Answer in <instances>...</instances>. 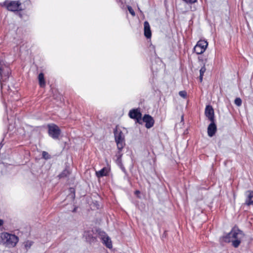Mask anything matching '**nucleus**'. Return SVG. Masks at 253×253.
<instances>
[{"mask_svg":"<svg viewBox=\"0 0 253 253\" xmlns=\"http://www.w3.org/2000/svg\"><path fill=\"white\" fill-rule=\"evenodd\" d=\"M21 3L19 1H5L3 5L5 6L7 9L11 11H17L19 9V6Z\"/></svg>","mask_w":253,"mask_h":253,"instance_id":"423d86ee","label":"nucleus"},{"mask_svg":"<svg viewBox=\"0 0 253 253\" xmlns=\"http://www.w3.org/2000/svg\"><path fill=\"white\" fill-rule=\"evenodd\" d=\"M48 134L54 139H58L61 133L59 127L54 124L47 125Z\"/></svg>","mask_w":253,"mask_h":253,"instance_id":"20e7f679","label":"nucleus"},{"mask_svg":"<svg viewBox=\"0 0 253 253\" xmlns=\"http://www.w3.org/2000/svg\"><path fill=\"white\" fill-rule=\"evenodd\" d=\"M93 234L92 230L86 231L84 232V236L88 242L91 243L95 241L96 238L93 236Z\"/></svg>","mask_w":253,"mask_h":253,"instance_id":"ddd939ff","label":"nucleus"},{"mask_svg":"<svg viewBox=\"0 0 253 253\" xmlns=\"http://www.w3.org/2000/svg\"><path fill=\"white\" fill-rule=\"evenodd\" d=\"M33 242L32 241H27V242H25V246L26 249L27 250H28L29 248H30V247L33 245Z\"/></svg>","mask_w":253,"mask_h":253,"instance_id":"aec40b11","label":"nucleus"},{"mask_svg":"<svg viewBox=\"0 0 253 253\" xmlns=\"http://www.w3.org/2000/svg\"><path fill=\"white\" fill-rule=\"evenodd\" d=\"M107 174V170L106 168H103L101 170L96 171V175L98 177H103Z\"/></svg>","mask_w":253,"mask_h":253,"instance_id":"f3484780","label":"nucleus"},{"mask_svg":"<svg viewBox=\"0 0 253 253\" xmlns=\"http://www.w3.org/2000/svg\"><path fill=\"white\" fill-rule=\"evenodd\" d=\"M70 174L68 170L65 169L62 172L59 174L58 177L59 178H62L67 177Z\"/></svg>","mask_w":253,"mask_h":253,"instance_id":"6ab92c4d","label":"nucleus"},{"mask_svg":"<svg viewBox=\"0 0 253 253\" xmlns=\"http://www.w3.org/2000/svg\"><path fill=\"white\" fill-rule=\"evenodd\" d=\"M135 193L136 194H138V193H140V192H139V191H138V190H136V191L135 192Z\"/></svg>","mask_w":253,"mask_h":253,"instance_id":"2f4dec72","label":"nucleus"},{"mask_svg":"<svg viewBox=\"0 0 253 253\" xmlns=\"http://www.w3.org/2000/svg\"><path fill=\"white\" fill-rule=\"evenodd\" d=\"M203 76H201L200 75V76H199V80H200V82L201 83H202V81H203Z\"/></svg>","mask_w":253,"mask_h":253,"instance_id":"c85d7f7f","label":"nucleus"},{"mask_svg":"<svg viewBox=\"0 0 253 253\" xmlns=\"http://www.w3.org/2000/svg\"><path fill=\"white\" fill-rule=\"evenodd\" d=\"M38 79L40 86L42 87H44L45 85V83L44 78V75L42 73L39 74L38 76Z\"/></svg>","mask_w":253,"mask_h":253,"instance_id":"dca6fc26","label":"nucleus"},{"mask_svg":"<svg viewBox=\"0 0 253 253\" xmlns=\"http://www.w3.org/2000/svg\"><path fill=\"white\" fill-rule=\"evenodd\" d=\"M206 71V68L205 66H204L200 70V75L201 76H203Z\"/></svg>","mask_w":253,"mask_h":253,"instance_id":"b1692460","label":"nucleus"},{"mask_svg":"<svg viewBox=\"0 0 253 253\" xmlns=\"http://www.w3.org/2000/svg\"><path fill=\"white\" fill-rule=\"evenodd\" d=\"M97 232H98V237L100 239L102 243L108 248L111 249L112 244L110 238L104 231L98 230Z\"/></svg>","mask_w":253,"mask_h":253,"instance_id":"39448f33","label":"nucleus"},{"mask_svg":"<svg viewBox=\"0 0 253 253\" xmlns=\"http://www.w3.org/2000/svg\"><path fill=\"white\" fill-rule=\"evenodd\" d=\"M214 121H212V122H211V123L208 127V134L210 137H212L217 130L216 126Z\"/></svg>","mask_w":253,"mask_h":253,"instance_id":"9b49d317","label":"nucleus"},{"mask_svg":"<svg viewBox=\"0 0 253 253\" xmlns=\"http://www.w3.org/2000/svg\"><path fill=\"white\" fill-rule=\"evenodd\" d=\"M142 120L145 123V127L147 128H150L154 126V120L152 117L148 114H145Z\"/></svg>","mask_w":253,"mask_h":253,"instance_id":"1a4fd4ad","label":"nucleus"},{"mask_svg":"<svg viewBox=\"0 0 253 253\" xmlns=\"http://www.w3.org/2000/svg\"><path fill=\"white\" fill-rule=\"evenodd\" d=\"M208 45V42L205 40L198 41L194 48V51L197 54H201L206 50Z\"/></svg>","mask_w":253,"mask_h":253,"instance_id":"0eeeda50","label":"nucleus"},{"mask_svg":"<svg viewBox=\"0 0 253 253\" xmlns=\"http://www.w3.org/2000/svg\"><path fill=\"white\" fill-rule=\"evenodd\" d=\"M3 223V221L2 219H0V226H1Z\"/></svg>","mask_w":253,"mask_h":253,"instance_id":"c756f323","label":"nucleus"},{"mask_svg":"<svg viewBox=\"0 0 253 253\" xmlns=\"http://www.w3.org/2000/svg\"><path fill=\"white\" fill-rule=\"evenodd\" d=\"M2 146H3V144H2V142H1L0 143V149L2 148Z\"/></svg>","mask_w":253,"mask_h":253,"instance_id":"7c9ffc66","label":"nucleus"},{"mask_svg":"<svg viewBox=\"0 0 253 253\" xmlns=\"http://www.w3.org/2000/svg\"><path fill=\"white\" fill-rule=\"evenodd\" d=\"M231 234L233 239L232 246L234 248H238L241 242L242 239L244 237L245 234L242 230L236 226H234L232 229Z\"/></svg>","mask_w":253,"mask_h":253,"instance_id":"f03ea898","label":"nucleus"},{"mask_svg":"<svg viewBox=\"0 0 253 253\" xmlns=\"http://www.w3.org/2000/svg\"><path fill=\"white\" fill-rule=\"evenodd\" d=\"M245 194L246 197L245 205L247 206L253 205V191L248 190Z\"/></svg>","mask_w":253,"mask_h":253,"instance_id":"f8f14e48","label":"nucleus"},{"mask_svg":"<svg viewBox=\"0 0 253 253\" xmlns=\"http://www.w3.org/2000/svg\"><path fill=\"white\" fill-rule=\"evenodd\" d=\"M115 142L118 150H122L125 145V135L120 129L117 127L114 130Z\"/></svg>","mask_w":253,"mask_h":253,"instance_id":"7ed1b4c3","label":"nucleus"},{"mask_svg":"<svg viewBox=\"0 0 253 253\" xmlns=\"http://www.w3.org/2000/svg\"><path fill=\"white\" fill-rule=\"evenodd\" d=\"M122 150H118V152L116 154V157H117L116 161V163L118 165H122V157L123 156V154L121 152Z\"/></svg>","mask_w":253,"mask_h":253,"instance_id":"2eb2a0df","label":"nucleus"},{"mask_svg":"<svg viewBox=\"0 0 253 253\" xmlns=\"http://www.w3.org/2000/svg\"><path fill=\"white\" fill-rule=\"evenodd\" d=\"M178 94L179 96L183 97V98H186L187 95V92L185 90L180 91Z\"/></svg>","mask_w":253,"mask_h":253,"instance_id":"412c9836","label":"nucleus"},{"mask_svg":"<svg viewBox=\"0 0 253 253\" xmlns=\"http://www.w3.org/2000/svg\"><path fill=\"white\" fill-rule=\"evenodd\" d=\"M187 4H192L196 2L197 0H182Z\"/></svg>","mask_w":253,"mask_h":253,"instance_id":"a878e982","label":"nucleus"},{"mask_svg":"<svg viewBox=\"0 0 253 253\" xmlns=\"http://www.w3.org/2000/svg\"><path fill=\"white\" fill-rule=\"evenodd\" d=\"M70 191L71 192H73V194L72 195V197H75V190L74 188H70Z\"/></svg>","mask_w":253,"mask_h":253,"instance_id":"bb28decb","label":"nucleus"},{"mask_svg":"<svg viewBox=\"0 0 253 253\" xmlns=\"http://www.w3.org/2000/svg\"><path fill=\"white\" fill-rule=\"evenodd\" d=\"M222 239L225 242L229 243L231 242L232 243L233 239L232 237L231 231L226 235L223 236Z\"/></svg>","mask_w":253,"mask_h":253,"instance_id":"a211bd4d","label":"nucleus"},{"mask_svg":"<svg viewBox=\"0 0 253 253\" xmlns=\"http://www.w3.org/2000/svg\"><path fill=\"white\" fill-rule=\"evenodd\" d=\"M42 156L45 159H48L50 158V156L48 153L45 151H43L42 153Z\"/></svg>","mask_w":253,"mask_h":253,"instance_id":"5701e85b","label":"nucleus"},{"mask_svg":"<svg viewBox=\"0 0 253 253\" xmlns=\"http://www.w3.org/2000/svg\"><path fill=\"white\" fill-rule=\"evenodd\" d=\"M242 100L240 98H236L234 101L235 104L238 106H240L242 104Z\"/></svg>","mask_w":253,"mask_h":253,"instance_id":"4be33fe9","label":"nucleus"},{"mask_svg":"<svg viewBox=\"0 0 253 253\" xmlns=\"http://www.w3.org/2000/svg\"><path fill=\"white\" fill-rule=\"evenodd\" d=\"M119 166L121 167V169H122V170H123L125 173H126V170L125 168L123 167V165H119Z\"/></svg>","mask_w":253,"mask_h":253,"instance_id":"cd10ccee","label":"nucleus"},{"mask_svg":"<svg viewBox=\"0 0 253 253\" xmlns=\"http://www.w3.org/2000/svg\"><path fill=\"white\" fill-rule=\"evenodd\" d=\"M128 115L130 118L136 120L137 123L141 124L140 121L141 120L142 114L138 109H133L130 110Z\"/></svg>","mask_w":253,"mask_h":253,"instance_id":"6e6552de","label":"nucleus"},{"mask_svg":"<svg viewBox=\"0 0 253 253\" xmlns=\"http://www.w3.org/2000/svg\"><path fill=\"white\" fill-rule=\"evenodd\" d=\"M127 9L129 13L133 16H135V13L132 8L130 6H127Z\"/></svg>","mask_w":253,"mask_h":253,"instance_id":"393cba45","label":"nucleus"},{"mask_svg":"<svg viewBox=\"0 0 253 253\" xmlns=\"http://www.w3.org/2000/svg\"><path fill=\"white\" fill-rule=\"evenodd\" d=\"M18 242V238L13 234L2 233L0 235V243L6 247H14Z\"/></svg>","mask_w":253,"mask_h":253,"instance_id":"f257e3e1","label":"nucleus"},{"mask_svg":"<svg viewBox=\"0 0 253 253\" xmlns=\"http://www.w3.org/2000/svg\"><path fill=\"white\" fill-rule=\"evenodd\" d=\"M205 114L211 122L214 120V113L213 108L211 105H207L205 109Z\"/></svg>","mask_w":253,"mask_h":253,"instance_id":"9d476101","label":"nucleus"},{"mask_svg":"<svg viewBox=\"0 0 253 253\" xmlns=\"http://www.w3.org/2000/svg\"><path fill=\"white\" fill-rule=\"evenodd\" d=\"M144 36L147 39L150 38L151 37V31L150 29V26L148 21H145L144 23Z\"/></svg>","mask_w":253,"mask_h":253,"instance_id":"4468645a","label":"nucleus"}]
</instances>
